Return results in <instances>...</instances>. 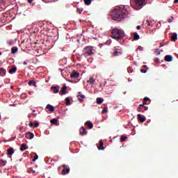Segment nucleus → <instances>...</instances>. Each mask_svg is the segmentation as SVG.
<instances>
[{
  "instance_id": "obj_1",
  "label": "nucleus",
  "mask_w": 178,
  "mask_h": 178,
  "mask_svg": "<svg viewBox=\"0 0 178 178\" xmlns=\"http://www.w3.org/2000/svg\"><path fill=\"white\" fill-rule=\"evenodd\" d=\"M127 15H129V13H127V10L125 9H115L111 13L113 19L117 20V22H120V20L124 19Z\"/></svg>"
},
{
  "instance_id": "obj_2",
  "label": "nucleus",
  "mask_w": 178,
  "mask_h": 178,
  "mask_svg": "<svg viewBox=\"0 0 178 178\" xmlns=\"http://www.w3.org/2000/svg\"><path fill=\"white\" fill-rule=\"evenodd\" d=\"M111 37L114 40L119 41V40H122V38L124 37V31H123V30L114 29L111 31Z\"/></svg>"
},
{
  "instance_id": "obj_3",
  "label": "nucleus",
  "mask_w": 178,
  "mask_h": 178,
  "mask_svg": "<svg viewBox=\"0 0 178 178\" xmlns=\"http://www.w3.org/2000/svg\"><path fill=\"white\" fill-rule=\"evenodd\" d=\"M145 0H131V6L136 10H140L144 6Z\"/></svg>"
},
{
  "instance_id": "obj_4",
  "label": "nucleus",
  "mask_w": 178,
  "mask_h": 178,
  "mask_svg": "<svg viewBox=\"0 0 178 178\" xmlns=\"http://www.w3.org/2000/svg\"><path fill=\"white\" fill-rule=\"evenodd\" d=\"M94 48L91 46H87L83 50V56H91V55H94Z\"/></svg>"
},
{
  "instance_id": "obj_5",
  "label": "nucleus",
  "mask_w": 178,
  "mask_h": 178,
  "mask_svg": "<svg viewBox=\"0 0 178 178\" xmlns=\"http://www.w3.org/2000/svg\"><path fill=\"white\" fill-rule=\"evenodd\" d=\"M63 171L61 172V175H63V176H65V175H67V173H69V172H70V168H69V166L66 165H63Z\"/></svg>"
},
{
  "instance_id": "obj_6",
  "label": "nucleus",
  "mask_w": 178,
  "mask_h": 178,
  "mask_svg": "<svg viewBox=\"0 0 178 178\" xmlns=\"http://www.w3.org/2000/svg\"><path fill=\"white\" fill-rule=\"evenodd\" d=\"M88 132L87 130H86V128L84 127H81L79 129V135L80 136H87V134Z\"/></svg>"
},
{
  "instance_id": "obj_7",
  "label": "nucleus",
  "mask_w": 178,
  "mask_h": 178,
  "mask_svg": "<svg viewBox=\"0 0 178 178\" xmlns=\"http://www.w3.org/2000/svg\"><path fill=\"white\" fill-rule=\"evenodd\" d=\"M80 76V74L76 71H73L70 74L71 79H79V76Z\"/></svg>"
},
{
  "instance_id": "obj_8",
  "label": "nucleus",
  "mask_w": 178,
  "mask_h": 178,
  "mask_svg": "<svg viewBox=\"0 0 178 178\" xmlns=\"http://www.w3.org/2000/svg\"><path fill=\"white\" fill-rule=\"evenodd\" d=\"M60 92H61V95H66V94H67V86H63L60 90Z\"/></svg>"
},
{
  "instance_id": "obj_9",
  "label": "nucleus",
  "mask_w": 178,
  "mask_h": 178,
  "mask_svg": "<svg viewBox=\"0 0 178 178\" xmlns=\"http://www.w3.org/2000/svg\"><path fill=\"white\" fill-rule=\"evenodd\" d=\"M25 138H26L28 140H33V138H34V134L31 132H26L25 134Z\"/></svg>"
},
{
  "instance_id": "obj_10",
  "label": "nucleus",
  "mask_w": 178,
  "mask_h": 178,
  "mask_svg": "<svg viewBox=\"0 0 178 178\" xmlns=\"http://www.w3.org/2000/svg\"><path fill=\"white\" fill-rule=\"evenodd\" d=\"M138 120H139V122L140 123H144V122H145V120H147V118H145L143 115L141 114H138Z\"/></svg>"
},
{
  "instance_id": "obj_11",
  "label": "nucleus",
  "mask_w": 178,
  "mask_h": 178,
  "mask_svg": "<svg viewBox=\"0 0 178 178\" xmlns=\"http://www.w3.org/2000/svg\"><path fill=\"white\" fill-rule=\"evenodd\" d=\"M113 55V56H119V55H122V50L116 49L115 50H114Z\"/></svg>"
},
{
  "instance_id": "obj_12",
  "label": "nucleus",
  "mask_w": 178,
  "mask_h": 178,
  "mask_svg": "<svg viewBox=\"0 0 178 178\" xmlns=\"http://www.w3.org/2000/svg\"><path fill=\"white\" fill-rule=\"evenodd\" d=\"M17 71V67H16V65H14L8 72V73H10V74H13L14 73H16V72Z\"/></svg>"
},
{
  "instance_id": "obj_13",
  "label": "nucleus",
  "mask_w": 178,
  "mask_h": 178,
  "mask_svg": "<svg viewBox=\"0 0 178 178\" xmlns=\"http://www.w3.org/2000/svg\"><path fill=\"white\" fill-rule=\"evenodd\" d=\"M0 76H1V77H5V76H6V70L1 67L0 68Z\"/></svg>"
},
{
  "instance_id": "obj_14",
  "label": "nucleus",
  "mask_w": 178,
  "mask_h": 178,
  "mask_svg": "<svg viewBox=\"0 0 178 178\" xmlns=\"http://www.w3.org/2000/svg\"><path fill=\"white\" fill-rule=\"evenodd\" d=\"M85 126H87L90 129L94 127V124H92V122H91V121H86L85 123Z\"/></svg>"
},
{
  "instance_id": "obj_15",
  "label": "nucleus",
  "mask_w": 178,
  "mask_h": 178,
  "mask_svg": "<svg viewBox=\"0 0 178 178\" xmlns=\"http://www.w3.org/2000/svg\"><path fill=\"white\" fill-rule=\"evenodd\" d=\"M51 90L53 91L54 94H58V92H59V88L56 86H51Z\"/></svg>"
},
{
  "instance_id": "obj_16",
  "label": "nucleus",
  "mask_w": 178,
  "mask_h": 178,
  "mask_svg": "<svg viewBox=\"0 0 178 178\" xmlns=\"http://www.w3.org/2000/svg\"><path fill=\"white\" fill-rule=\"evenodd\" d=\"M8 155L12 156L13 154H15V149L13 147H10L9 149H7Z\"/></svg>"
},
{
  "instance_id": "obj_17",
  "label": "nucleus",
  "mask_w": 178,
  "mask_h": 178,
  "mask_svg": "<svg viewBox=\"0 0 178 178\" xmlns=\"http://www.w3.org/2000/svg\"><path fill=\"white\" fill-rule=\"evenodd\" d=\"M172 59H173V57L170 55H166L165 56V62H172Z\"/></svg>"
},
{
  "instance_id": "obj_18",
  "label": "nucleus",
  "mask_w": 178,
  "mask_h": 178,
  "mask_svg": "<svg viewBox=\"0 0 178 178\" xmlns=\"http://www.w3.org/2000/svg\"><path fill=\"white\" fill-rule=\"evenodd\" d=\"M26 149H29V147H27L26 144H22L20 147V151L23 152V151H26Z\"/></svg>"
},
{
  "instance_id": "obj_19",
  "label": "nucleus",
  "mask_w": 178,
  "mask_h": 178,
  "mask_svg": "<svg viewBox=\"0 0 178 178\" xmlns=\"http://www.w3.org/2000/svg\"><path fill=\"white\" fill-rule=\"evenodd\" d=\"M98 149L99 150H104L105 148L104 147V142L102 140H99V145L98 146Z\"/></svg>"
},
{
  "instance_id": "obj_20",
  "label": "nucleus",
  "mask_w": 178,
  "mask_h": 178,
  "mask_svg": "<svg viewBox=\"0 0 178 178\" xmlns=\"http://www.w3.org/2000/svg\"><path fill=\"white\" fill-rule=\"evenodd\" d=\"M133 35H134V41H137V40H140V35H138V33H137V32H134L133 33Z\"/></svg>"
},
{
  "instance_id": "obj_21",
  "label": "nucleus",
  "mask_w": 178,
  "mask_h": 178,
  "mask_svg": "<svg viewBox=\"0 0 178 178\" xmlns=\"http://www.w3.org/2000/svg\"><path fill=\"white\" fill-rule=\"evenodd\" d=\"M17 51H19V49L17 47H13L11 48V54H15L17 53Z\"/></svg>"
},
{
  "instance_id": "obj_22",
  "label": "nucleus",
  "mask_w": 178,
  "mask_h": 178,
  "mask_svg": "<svg viewBox=\"0 0 178 178\" xmlns=\"http://www.w3.org/2000/svg\"><path fill=\"white\" fill-rule=\"evenodd\" d=\"M176 40H177V33H174L172 35H171V41H176Z\"/></svg>"
},
{
  "instance_id": "obj_23",
  "label": "nucleus",
  "mask_w": 178,
  "mask_h": 178,
  "mask_svg": "<svg viewBox=\"0 0 178 178\" xmlns=\"http://www.w3.org/2000/svg\"><path fill=\"white\" fill-rule=\"evenodd\" d=\"M46 108L49 109L50 112H54V111H55V108L51 104H47Z\"/></svg>"
},
{
  "instance_id": "obj_24",
  "label": "nucleus",
  "mask_w": 178,
  "mask_h": 178,
  "mask_svg": "<svg viewBox=\"0 0 178 178\" xmlns=\"http://www.w3.org/2000/svg\"><path fill=\"white\" fill-rule=\"evenodd\" d=\"M87 83H89L90 84H94V83H95V79H94V77L90 76L89 80L87 81Z\"/></svg>"
},
{
  "instance_id": "obj_25",
  "label": "nucleus",
  "mask_w": 178,
  "mask_h": 178,
  "mask_svg": "<svg viewBox=\"0 0 178 178\" xmlns=\"http://www.w3.org/2000/svg\"><path fill=\"white\" fill-rule=\"evenodd\" d=\"M29 86H34V87H37V82H35V81H29V82L28 83Z\"/></svg>"
},
{
  "instance_id": "obj_26",
  "label": "nucleus",
  "mask_w": 178,
  "mask_h": 178,
  "mask_svg": "<svg viewBox=\"0 0 178 178\" xmlns=\"http://www.w3.org/2000/svg\"><path fill=\"white\" fill-rule=\"evenodd\" d=\"M102 102H104V99L100 98V97L97 98V104H98V105H101V104H102Z\"/></svg>"
},
{
  "instance_id": "obj_27",
  "label": "nucleus",
  "mask_w": 178,
  "mask_h": 178,
  "mask_svg": "<svg viewBox=\"0 0 178 178\" xmlns=\"http://www.w3.org/2000/svg\"><path fill=\"white\" fill-rule=\"evenodd\" d=\"M126 140H127V136H121V138H120V142L121 143H124V141H126Z\"/></svg>"
},
{
  "instance_id": "obj_28",
  "label": "nucleus",
  "mask_w": 178,
  "mask_h": 178,
  "mask_svg": "<svg viewBox=\"0 0 178 178\" xmlns=\"http://www.w3.org/2000/svg\"><path fill=\"white\" fill-rule=\"evenodd\" d=\"M93 1V0H83V2L85 3V5L88 6L89 5H91V1Z\"/></svg>"
},
{
  "instance_id": "obj_29",
  "label": "nucleus",
  "mask_w": 178,
  "mask_h": 178,
  "mask_svg": "<svg viewBox=\"0 0 178 178\" xmlns=\"http://www.w3.org/2000/svg\"><path fill=\"white\" fill-rule=\"evenodd\" d=\"M50 122L52 123V124H58V119L54 118L50 120Z\"/></svg>"
},
{
  "instance_id": "obj_30",
  "label": "nucleus",
  "mask_w": 178,
  "mask_h": 178,
  "mask_svg": "<svg viewBox=\"0 0 178 178\" xmlns=\"http://www.w3.org/2000/svg\"><path fill=\"white\" fill-rule=\"evenodd\" d=\"M65 101H66L65 105H67V106H69V105H71L70 99L69 97H66Z\"/></svg>"
},
{
  "instance_id": "obj_31",
  "label": "nucleus",
  "mask_w": 178,
  "mask_h": 178,
  "mask_svg": "<svg viewBox=\"0 0 178 178\" xmlns=\"http://www.w3.org/2000/svg\"><path fill=\"white\" fill-rule=\"evenodd\" d=\"M6 163H8V161H6V160H1L0 161V164L2 165V166H5V165H6Z\"/></svg>"
},
{
  "instance_id": "obj_32",
  "label": "nucleus",
  "mask_w": 178,
  "mask_h": 178,
  "mask_svg": "<svg viewBox=\"0 0 178 178\" xmlns=\"http://www.w3.org/2000/svg\"><path fill=\"white\" fill-rule=\"evenodd\" d=\"M151 23H152V21L147 20L146 21V24L147 25V27H149V26H152V24H151Z\"/></svg>"
},
{
  "instance_id": "obj_33",
  "label": "nucleus",
  "mask_w": 178,
  "mask_h": 178,
  "mask_svg": "<svg viewBox=\"0 0 178 178\" xmlns=\"http://www.w3.org/2000/svg\"><path fill=\"white\" fill-rule=\"evenodd\" d=\"M77 97H81L83 99H84V98H86V96L84 95H81V92H79V95H77Z\"/></svg>"
},
{
  "instance_id": "obj_34",
  "label": "nucleus",
  "mask_w": 178,
  "mask_h": 178,
  "mask_svg": "<svg viewBox=\"0 0 178 178\" xmlns=\"http://www.w3.org/2000/svg\"><path fill=\"white\" fill-rule=\"evenodd\" d=\"M83 8H77L76 12L79 15H81V12H83Z\"/></svg>"
},
{
  "instance_id": "obj_35",
  "label": "nucleus",
  "mask_w": 178,
  "mask_h": 178,
  "mask_svg": "<svg viewBox=\"0 0 178 178\" xmlns=\"http://www.w3.org/2000/svg\"><path fill=\"white\" fill-rule=\"evenodd\" d=\"M137 111L138 112H144V108L142 107H138Z\"/></svg>"
},
{
  "instance_id": "obj_36",
  "label": "nucleus",
  "mask_w": 178,
  "mask_h": 178,
  "mask_svg": "<svg viewBox=\"0 0 178 178\" xmlns=\"http://www.w3.org/2000/svg\"><path fill=\"white\" fill-rule=\"evenodd\" d=\"M38 159V155L37 154H35V156L33 159V162H35V160Z\"/></svg>"
},
{
  "instance_id": "obj_37",
  "label": "nucleus",
  "mask_w": 178,
  "mask_h": 178,
  "mask_svg": "<svg viewBox=\"0 0 178 178\" xmlns=\"http://www.w3.org/2000/svg\"><path fill=\"white\" fill-rule=\"evenodd\" d=\"M106 112H108V108L105 107L102 111V113H106Z\"/></svg>"
},
{
  "instance_id": "obj_38",
  "label": "nucleus",
  "mask_w": 178,
  "mask_h": 178,
  "mask_svg": "<svg viewBox=\"0 0 178 178\" xmlns=\"http://www.w3.org/2000/svg\"><path fill=\"white\" fill-rule=\"evenodd\" d=\"M155 54H156V55H161V52L159 51V49H156L155 50Z\"/></svg>"
},
{
  "instance_id": "obj_39",
  "label": "nucleus",
  "mask_w": 178,
  "mask_h": 178,
  "mask_svg": "<svg viewBox=\"0 0 178 178\" xmlns=\"http://www.w3.org/2000/svg\"><path fill=\"white\" fill-rule=\"evenodd\" d=\"M40 126V124H38V122L35 121L34 123V127H38Z\"/></svg>"
},
{
  "instance_id": "obj_40",
  "label": "nucleus",
  "mask_w": 178,
  "mask_h": 178,
  "mask_svg": "<svg viewBox=\"0 0 178 178\" xmlns=\"http://www.w3.org/2000/svg\"><path fill=\"white\" fill-rule=\"evenodd\" d=\"M106 44V45H111V44H112V40H107Z\"/></svg>"
},
{
  "instance_id": "obj_41",
  "label": "nucleus",
  "mask_w": 178,
  "mask_h": 178,
  "mask_svg": "<svg viewBox=\"0 0 178 178\" xmlns=\"http://www.w3.org/2000/svg\"><path fill=\"white\" fill-rule=\"evenodd\" d=\"M154 62H155V63H158L159 62V58H156L154 59Z\"/></svg>"
},
{
  "instance_id": "obj_42",
  "label": "nucleus",
  "mask_w": 178,
  "mask_h": 178,
  "mask_svg": "<svg viewBox=\"0 0 178 178\" xmlns=\"http://www.w3.org/2000/svg\"><path fill=\"white\" fill-rule=\"evenodd\" d=\"M140 72L141 73H147V70L141 69Z\"/></svg>"
},
{
  "instance_id": "obj_43",
  "label": "nucleus",
  "mask_w": 178,
  "mask_h": 178,
  "mask_svg": "<svg viewBox=\"0 0 178 178\" xmlns=\"http://www.w3.org/2000/svg\"><path fill=\"white\" fill-rule=\"evenodd\" d=\"M143 111H144V112H145V111H148V106H145L143 107Z\"/></svg>"
},
{
  "instance_id": "obj_44",
  "label": "nucleus",
  "mask_w": 178,
  "mask_h": 178,
  "mask_svg": "<svg viewBox=\"0 0 178 178\" xmlns=\"http://www.w3.org/2000/svg\"><path fill=\"white\" fill-rule=\"evenodd\" d=\"M143 101H145V102H147V101H149V98H148V97H145V98L143 99Z\"/></svg>"
},
{
  "instance_id": "obj_45",
  "label": "nucleus",
  "mask_w": 178,
  "mask_h": 178,
  "mask_svg": "<svg viewBox=\"0 0 178 178\" xmlns=\"http://www.w3.org/2000/svg\"><path fill=\"white\" fill-rule=\"evenodd\" d=\"M136 29H137V30H141V26L138 25V26H136Z\"/></svg>"
},
{
  "instance_id": "obj_46",
  "label": "nucleus",
  "mask_w": 178,
  "mask_h": 178,
  "mask_svg": "<svg viewBox=\"0 0 178 178\" xmlns=\"http://www.w3.org/2000/svg\"><path fill=\"white\" fill-rule=\"evenodd\" d=\"M145 104L143 103L142 104H140L138 107L140 108H144V106Z\"/></svg>"
},
{
  "instance_id": "obj_47",
  "label": "nucleus",
  "mask_w": 178,
  "mask_h": 178,
  "mask_svg": "<svg viewBox=\"0 0 178 178\" xmlns=\"http://www.w3.org/2000/svg\"><path fill=\"white\" fill-rule=\"evenodd\" d=\"M34 126V124L33 122L29 123V127H33Z\"/></svg>"
},
{
  "instance_id": "obj_48",
  "label": "nucleus",
  "mask_w": 178,
  "mask_h": 178,
  "mask_svg": "<svg viewBox=\"0 0 178 178\" xmlns=\"http://www.w3.org/2000/svg\"><path fill=\"white\" fill-rule=\"evenodd\" d=\"M78 100L79 101V102H83V99H81L80 97L78 98Z\"/></svg>"
},
{
  "instance_id": "obj_49",
  "label": "nucleus",
  "mask_w": 178,
  "mask_h": 178,
  "mask_svg": "<svg viewBox=\"0 0 178 178\" xmlns=\"http://www.w3.org/2000/svg\"><path fill=\"white\" fill-rule=\"evenodd\" d=\"M138 49H140V51H143V50L144 49V48L142 47H138Z\"/></svg>"
},
{
  "instance_id": "obj_50",
  "label": "nucleus",
  "mask_w": 178,
  "mask_h": 178,
  "mask_svg": "<svg viewBox=\"0 0 178 178\" xmlns=\"http://www.w3.org/2000/svg\"><path fill=\"white\" fill-rule=\"evenodd\" d=\"M33 1L34 0H28L29 3H33Z\"/></svg>"
},
{
  "instance_id": "obj_51",
  "label": "nucleus",
  "mask_w": 178,
  "mask_h": 178,
  "mask_svg": "<svg viewBox=\"0 0 178 178\" xmlns=\"http://www.w3.org/2000/svg\"><path fill=\"white\" fill-rule=\"evenodd\" d=\"M168 23H172V19H168Z\"/></svg>"
},
{
  "instance_id": "obj_52",
  "label": "nucleus",
  "mask_w": 178,
  "mask_h": 178,
  "mask_svg": "<svg viewBox=\"0 0 178 178\" xmlns=\"http://www.w3.org/2000/svg\"><path fill=\"white\" fill-rule=\"evenodd\" d=\"M23 65H27V62L24 61V62H23Z\"/></svg>"
},
{
  "instance_id": "obj_53",
  "label": "nucleus",
  "mask_w": 178,
  "mask_h": 178,
  "mask_svg": "<svg viewBox=\"0 0 178 178\" xmlns=\"http://www.w3.org/2000/svg\"><path fill=\"white\" fill-rule=\"evenodd\" d=\"M174 3H178V0H175Z\"/></svg>"
},
{
  "instance_id": "obj_54",
  "label": "nucleus",
  "mask_w": 178,
  "mask_h": 178,
  "mask_svg": "<svg viewBox=\"0 0 178 178\" xmlns=\"http://www.w3.org/2000/svg\"><path fill=\"white\" fill-rule=\"evenodd\" d=\"M143 105H146L147 104V102H145V100H143Z\"/></svg>"
},
{
  "instance_id": "obj_55",
  "label": "nucleus",
  "mask_w": 178,
  "mask_h": 178,
  "mask_svg": "<svg viewBox=\"0 0 178 178\" xmlns=\"http://www.w3.org/2000/svg\"><path fill=\"white\" fill-rule=\"evenodd\" d=\"M143 67H144V69H148L147 68V65H143Z\"/></svg>"
},
{
  "instance_id": "obj_56",
  "label": "nucleus",
  "mask_w": 178,
  "mask_h": 178,
  "mask_svg": "<svg viewBox=\"0 0 178 178\" xmlns=\"http://www.w3.org/2000/svg\"><path fill=\"white\" fill-rule=\"evenodd\" d=\"M0 2H1L2 3H3V2H5V0H0Z\"/></svg>"
},
{
  "instance_id": "obj_57",
  "label": "nucleus",
  "mask_w": 178,
  "mask_h": 178,
  "mask_svg": "<svg viewBox=\"0 0 178 178\" xmlns=\"http://www.w3.org/2000/svg\"><path fill=\"white\" fill-rule=\"evenodd\" d=\"M161 47H163V44H161V45H160V48H161Z\"/></svg>"
},
{
  "instance_id": "obj_58",
  "label": "nucleus",
  "mask_w": 178,
  "mask_h": 178,
  "mask_svg": "<svg viewBox=\"0 0 178 178\" xmlns=\"http://www.w3.org/2000/svg\"><path fill=\"white\" fill-rule=\"evenodd\" d=\"M0 55H2V52L1 51H0Z\"/></svg>"
},
{
  "instance_id": "obj_59",
  "label": "nucleus",
  "mask_w": 178,
  "mask_h": 178,
  "mask_svg": "<svg viewBox=\"0 0 178 178\" xmlns=\"http://www.w3.org/2000/svg\"><path fill=\"white\" fill-rule=\"evenodd\" d=\"M171 19H173V17H171Z\"/></svg>"
}]
</instances>
